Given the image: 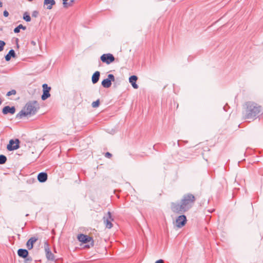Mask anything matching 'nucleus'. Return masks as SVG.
Returning <instances> with one entry per match:
<instances>
[{
	"instance_id": "obj_17",
	"label": "nucleus",
	"mask_w": 263,
	"mask_h": 263,
	"mask_svg": "<svg viewBox=\"0 0 263 263\" xmlns=\"http://www.w3.org/2000/svg\"><path fill=\"white\" fill-rule=\"evenodd\" d=\"M15 57L16 54L14 50L11 49L8 53L5 55V58L6 61H9L11 57L15 58Z\"/></svg>"
},
{
	"instance_id": "obj_31",
	"label": "nucleus",
	"mask_w": 263,
	"mask_h": 263,
	"mask_svg": "<svg viewBox=\"0 0 263 263\" xmlns=\"http://www.w3.org/2000/svg\"><path fill=\"white\" fill-rule=\"evenodd\" d=\"M155 263H164V261L162 259H159L157 260Z\"/></svg>"
},
{
	"instance_id": "obj_25",
	"label": "nucleus",
	"mask_w": 263,
	"mask_h": 263,
	"mask_svg": "<svg viewBox=\"0 0 263 263\" xmlns=\"http://www.w3.org/2000/svg\"><path fill=\"white\" fill-rule=\"evenodd\" d=\"M68 0H63V4L64 8H67L68 7L71 6L70 3H68L67 2Z\"/></svg>"
},
{
	"instance_id": "obj_4",
	"label": "nucleus",
	"mask_w": 263,
	"mask_h": 263,
	"mask_svg": "<svg viewBox=\"0 0 263 263\" xmlns=\"http://www.w3.org/2000/svg\"><path fill=\"white\" fill-rule=\"evenodd\" d=\"M20 141L18 139H11L7 146V148L9 151L17 149L20 148Z\"/></svg>"
},
{
	"instance_id": "obj_20",
	"label": "nucleus",
	"mask_w": 263,
	"mask_h": 263,
	"mask_svg": "<svg viewBox=\"0 0 263 263\" xmlns=\"http://www.w3.org/2000/svg\"><path fill=\"white\" fill-rule=\"evenodd\" d=\"M21 29L25 30L26 29V27L23 26L22 24H20L17 27H16L15 28H14V32L16 33H17L20 32Z\"/></svg>"
},
{
	"instance_id": "obj_11",
	"label": "nucleus",
	"mask_w": 263,
	"mask_h": 263,
	"mask_svg": "<svg viewBox=\"0 0 263 263\" xmlns=\"http://www.w3.org/2000/svg\"><path fill=\"white\" fill-rule=\"evenodd\" d=\"M18 255L23 258H26V260H31V257H28V251L26 249H20L17 251Z\"/></svg>"
},
{
	"instance_id": "obj_5",
	"label": "nucleus",
	"mask_w": 263,
	"mask_h": 263,
	"mask_svg": "<svg viewBox=\"0 0 263 263\" xmlns=\"http://www.w3.org/2000/svg\"><path fill=\"white\" fill-rule=\"evenodd\" d=\"M100 59L102 62L107 64H110L115 60L114 56L111 53L102 54L100 57Z\"/></svg>"
},
{
	"instance_id": "obj_29",
	"label": "nucleus",
	"mask_w": 263,
	"mask_h": 263,
	"mask_svg": "<svg viewBox=\"0 0 263 263\" xmlns=\"http://www.w3.org/2000/svg\"><path fill=\"white\" fill-rule=\"evenodd\" d=\"M229 108H230V107L228 105V104H226V105L223 106V108L224 110V111H227L228 110V109H229Z\"/></svg>"
},
{
	"instance_id": "obj_24",
	"label": "nucleus",
	"mask_w": 263,
	"mask_h": 263,
	"mask_svg": "<svg viewBox=\"0 0 263 263\" xmlns=\"http://www.w3.org/2000/svg\"><path fill=\"white\" fill-rule=\"evenodd\" d=\"M16 93V91L14 89H12L7 93V96H10L11 95H15Z\"/></svg>"
},
{
	"instance_id": "obj_6",
	"label": "nucleus",
	"mask_w": 263,
	"mask_h": 263,
	"mask_svg": "<svg viewBox=\"0 0 263 263\" xmlns=\"http://www.w3.org/2000/svg\"><path fill=\"white\" fill-rule=\"evenodd\" d=\"M115 80V79L114 76L112 74H109L108 75V78L102 81V85L104 88H109L111 85V82H114Z\"/></svg>"
},
{
	"instance_id": "obj_30",
	"label": "nucleus",
	"mask_w": 263,
	"mask_h": 263,
	"mask_svg": "<svg viewBox=\"0 0 263 263\" xmlns=\"http://www.w3.org/2000/svg\"><path fill=\"white\" fill-rule=\"evenodd\" d=\"M3 14H4V16H5V17H7L9 15V12L7 10H5L4 11Z\"/></svg>"
},
{
	"instance_id": "obj_19",
	"label": "nucleus",
	"mask_w": 263,
	"mask_h": 263,
	"mask_svg": "<svg viewBox=\"0 0 263 263\" xmlns=\"http://www.w3.org/2000/svg\"><path fill=\"white\" fill-rule=\"evenodd\" d=\"M104 223L105 224V227L106 228H108V229H110L112 228V224L111 222V220H109L108 218H107V219H105V218H104Z\"/></svg>"
},
{
	"instance_id": "obj_2",
	"label": "nucleus",
	"mask_w": 263,
	"mask_h": 263,
	"mask_svg": "<svg viewBox=\"0 0 263 263\" xmlns=\"http://www.w3.org/2000/svg\"><path fill=\"white\" fill-rule=\"evenodd\" d=\"M262 113L263 107L255 102H247L243 106V114L246 119H254Z\"/></svg>"
},
{
	"instance_id": "obj_15",
	"label": "nucleus",
	"mask_w": 263,
	"mask_h": 263,
	"mask_svg": "<svg viewBox=\"0 0 263 263\" xmlns=\"http://www.w3.org/2000/svg\"><path fill=\"white\" fill-rule=\"evenodd\" d=\"M137 79L138 78L136 76H130L129 79V82L131 83L132 86L135 89H137L138 88V85L136 84Z\"/></svg>"
},
{
	"instance_id": "obj_7",
	"label": "nucleus",
	"mask_w": 263,
	"mask_h": 263,
	"mask_svg": "<svg viewBox=\"0 0 263 263\" xmlns=\"http://www.w3.org/2000/svg\"><path fill=\"white\" fill-rule=\"evenodd\" d=\"M186 217L184 215L179 216L176 219V226L180 228L183 227L186 223Z\"/></svg>"
},
{
	"instance_id": "obj_26",
	"label": "nucleus",
	"mask_w": 263,
	"mask_h": 263,
	"mask_svg": "<svg viewBox=\"0 0 263 263\" xmlns=\"http://www.w3.org/2000/svg\"><path fill=\"white\" fill-rule=\"evenodd\" d=\"M5 42L3 41L0 40V51H2L4 49V47L5 45Z\"/></svg>"
},
{
	"instance_id": "obj_27",
	"label": "nucleus",
	"mask_w": 263,
	"mask_h": 263,
	"mask_svg": "<svg viewBox=\"0 0 263 263\" xmlns=\"http://www.w3.org/2000/svg\"><path fill=\"white\" fill-rule=\"evenodd\" d=\"M39 15V12L36 10L33 11L32 13V17H36Z\"/></svg>"
},
{
	"instance_id": "obj_18",
	"label": "nucleus",
	"mask_w": 263,
	"mask_h": 263,
	"mask_svg": "<svg viewBox=\"0 0 263 263\" xmlns=\"http://www.w3.org/2000/svg\"><path fill=\"white\" fill-rule=\"evenodd\" d=\"M100 76V73L99 71H96L92 76V82L93 84L97 83L99 80Z\"/></svg>"
},
{
	"instance_id": "obj_13",
	"label": "nucleus",
	"mask_w": 263,
	"mask_h": 263,
	"mask_svg": "<svg viewBox=\"0 0 263 263\" xmlns=\"http://www.w3.org/2000/svg\"><path fill=\"white\" fill-rule=\"evenodd\" d=\"M47 174L46 173H40L37 175V179L40 182H45L47 180Z\"/></svg>"
},
{
	"instance_id": "obj_36",
	"label": "nucleus",
	"mask_w": 263,
	"mask_h": 263,
	"mask_svg": "<svg viewBox=\"0 0 263 263\" xmlns=\"http://www.w3.org/2000/svg\"><path fill=\"white\" fill-rule=\"evenodd\" d=\"M29 1H32V0H28Z\"/></svg>"
},
{
	"instance_id": "obj_23",
	"label": "nucleus",
	"mask_w": 263,
	"mask_h": 263,
	"mask_svg": "<svg viewBox=\"0 0 263 263\" xmlns=\"http://www.w3.org/2000/svg\"><path fill=\"white\" fill-rule=\"evenodd\" d=\"M100 104V101L99 100H97L96 101H94L92 103V106L94 108L97 107L99 106Z\"/></svg>"
},
{
	"instance_id": "obj_3",
	"label": "nucleus",
	"mask_w": 263,
	"mask_h": 263,
	"mask_svg": "<svg viewBox=\"0 0 263 263\" xmlns=\"http://www.w3.org/2000/svg\"><path fill=\"white\" fill-rule=\"evenodd\" d=\"M39 108V105L37 101H29L26 103L23 109L17 114L16 117L21 119L28 115H34Z\"/></svg>"
},
{
	"instance_id": "obj_35",
	"label": "nucleus",
	"mask_w": 263,
	"mask_h": 263,
	"mask_svg": "<svg viewBox=\"0 0 263 263\" xmlns=\"http://www.w3.org/2000/svg\"><path fill=\"white\" fill-rule=\"evenodd\" d=\"M214 211V210L213 209V210H211V211L209 210L208 211H209L210 213H212V212H213Z\"/></svg>"
},
{
	"instance_id": "obj_34",
	"label": "nucleus",
	"mask_w": 263,
	"mask_h": 263,
	"mask_svg": "<svg viewBox=\"0 0 263 263\" xmlns=\"http://www.w3.org/2000/svg\"><path fill=\"white\" fill-rule=\"evenodd\" d=\"M3 5L2 2H0V7H2Z\"/></svg>"
},
{
	"instance_id": "obj_9",
	"label": "nucleus",
	"mask_w": 263,
	"mask_h": 263,
	"mask_svg": "<svg viewBox=\"0 0 263 263\" xmlns=\"http://www.w3.org/2000/svg\"><path fill=\"white\" fill-rule=\"evenodd\" d=\"M78 239L80 241L84 243L91 242V245H93V241L92 237L86 235L81 234L78 236Z\"/></svg>"
},
{
	"instance_id": "obj_16",
	"label": "nucleus",
	"mask_w": 263,
	"mask_h": 263,
	"mask_svg": "<svg viewBox=\"0 0 263 263\" xmlns=\"http://www.w3.org/2000/svg\"><path fill=\"white\" fill-rule=\"evenodd\" d=\"M44 4L47 6V9L50 10L55 4V2L54 0H44Z\"/></svg>"
},
{
	"instance_id": "obj_8",
	"label": "nucleus",
	"mask_w": 263,
	"mask_h": 263,
	"mask_svg": "<svg viewBox=\"0 0 263 263\" xmlns=\"http://www.w3.org/2000/svg\"><path fill=\"white\" fill-rule=\"evenodd\" d=\"M44 249L46 253V256L47 259L49 260H54L55 259L54 255L50 251L49 247V244L47 242H45L44 243Z\"/></svg>"
},
{
	"instance_id": "obj_1",
	"label": "nucleus",
	"mask_w": 263,
	"mask_h": 263,
	"mask_svg": "<svg viewBox=\"0 0 263 263\" xmlns=\"http://www.w3.org/2000/svg\"><path fill=\"white\" fill-rule=\"evenodd\" d=\"M196 198L191 193L184 194L180 202H172L171 209L173 213L182 214L189 211L195 203Z\"/></svg>"
},
{
	"instance_id": "obj_22",
	"label": "nucleus",
	"mask_w": 263,
	"mask_h": 263,
	"mask_svg": "<svg viewBox=\"0 0 263 263\" xmlns=\"http://www.w3.org/2000/svg\"><path fill=\"white\" fill-rule=\"evenodd\" d=\"M7 157L4 155H0V164H4L7 161Z\"/></svg>"
},
{
	"instance_id": "obj_33",
	"label": "nucleus",
	"mask_w": 263,
	"mask_h": 263,
	"mask_svg": "<svg viewBox=\"0 0 263 263\" xmlns=\"http://www.w3.org/2000/svg\"><path fill=\"white\" fill-rule=\"evenodd\" d=\"M108 218H109V219H111V213H110V212H109L108 213Z\"/></svg>"
},
{
	"instance_id": "obj_32",
	"label": "nucleus",
	"mask_w": 263,
	"mask_h": 263,
	"mask_svg": "<svg viewBox=\"0 0 263 263\" xmlns=\"http://www.w3.org/2000/svg\"><path fill=\"white\" fill-rule=\"evenodd\" d=\"M74 2V0H70V2L68 3L71 4V6H72V3H73Z\"/></svg>"
},
{
	"instance_id": "obj_28",
	"label": "nucleus",
	"mask_w": 263,
	"mask_h": 263,
	"mask_svg": "<svg viewBox=\"0 0 263 263\" xmlns=\"http://www.w3.org/2000/svg\"><path fill=\"white\" fill-rule=\"evenodd\" d=\"M104 155L105 157L108 158H111L112 157V154L109 152H106Z\"/></svg>"
},
{
	"instance_id": "obj_21",
	"label": "nucleus",
	"mask_w": 263,
	"mask_h": 263,
	"mask_svg": "<svg viewBox=\"0 0 263 263\" xmlns=\"http://www.w3.org/2000/svg\"><path fill=\"white\" fill-rule=\"evenodd\" d=\"M23 19L26 22H28L31 21V17L28 12H26L23 14Z\"/></svg>"
},
{
	"instance_id": "obj_12",
	"label": "nucleus",
	"mask_w": 263,
	"mask_h": 263,
	"mask_svg": "<svg viewBox=\"0 0 263 263\" xmlns=\"http://www.w3.org/2000/svg\"><path fill=\"white\" fill-rule=\"evenodd\" d=\"M15 112V108L14 106L10 107L9 106H6L3 109L2 112L4 115L10 114L13 115Z\"/></svg>"
},
{
	"instance_id": "obj_10",
	"label": "nucleus",
	"mask_w": 263,
	"mask_h": 263,
	"mask_svg": "<svg viewBox=\"0 0 263 263\" xmlns=\"http://www.w3.org/2000/svg\"><path fill=\"white\" fill-rule=\"evenodd\" d=\"M42 87L43 89V93L42 95L41 98L43 100H45L50 96L49 91L51 90V87H48L47 84H44Z\"/></svg>"
},
{
	"instance_id": "obj_14",
	"label": "nucleus",
	"mask_w": 263,
	"mask_h": 263,
	"mask_svg": "<svg viewBox=\"0 0 263 263\" xmlns=\"http://www.w3.org/2000/svg\"><path fill=\"white\" fill-rule=\"evenodd\" d=\"M37 240V238L35 237H31L27 242L26 246L29 250L32 249L33 244Z\"/></svg>"
}]
</instances>
